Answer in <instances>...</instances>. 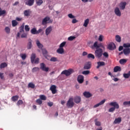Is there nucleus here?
Here are the masks:
<instances>
[{"label": "nucleus", "instance_id": "72a5a7b5", "mask_svg": "<svg viewBox=\"0 0 130 130\" xmlns=\"http://www.w3.org/2000/svg\"><path fill=\"white\" fill-rule=\"evenodd\" d=\"M12 27H16L18 25V22L17 20H13L12 21Z\"/></svg>", "mask_w": 130, "mask_h": 130}, {"label": "nucleus", "instance_id": "7c9ffc66", "mask_svg": "<svg viewBox=\"0 0 130 130\" xmlns=\"http://www.w3.org/2000/svg\"><path fill=\"white\" fill-rule=\"evenodd\" d=\"M28 88H31V89H34L35 88V84L32 82H30L28 84Z\"/></svg>", "mask_w": 130, "mask_h": 130}, {"label": "nucleus", "instance_id": "58836bf2", "mask_svg": "<svg viewBox=\"0 0 130 130\" xmlns=\"http://www.w3.org/2000/svg\"><path fill=\"white\" fill-rule=\"evenodd\" d=\"M20 57H21L23 60H25V59H26V58L27 57V55H26V54H20Z\"/></svg>", "mask_w": 130, "mask_h": 130}, {"label": "nucleus", "instance_id": "2f4dec72", "mask_svg": "<svg viewBox=\"0 0 130 130\" xmlns=\"http://www.w3.org/2000/svg\"><path fill=\"white\" fill-rule=\"evenodd\" d=\"M127 61V60L126 59H121L119 60V62L120 64H124V63H126V62Z\"/></svg>", "mask_w": 130, "mask_h": 130}, {"label": "nucleus", "instance_id": "c9c22d12", "mask_svg": "<svg viewBox=\"0 0 130 130\" xmlns=\"http://www.w3.org/2000/svg\"><path fill=\"white\" fill-rule=\"evenodd\" d=\"M94 122L96 126H100V125H101V122H100V121H99L98 119H95L94 120Z\"/></svg>", "mask_w": 130, "mask_h": 130}, {"label": "nucleus", "instance_id": "603ef678", "mask_svg": "<svg viewBox=\"0 0 130 130\" xmlns=\"http://www.w3.org/2000/svg\"><path fill=\"white\" fill-rule=\"evenodd\" d=\"M104 38V36L103 35H100L99 38V41L102 42V41H103V39Z\"/></svg>", "mask_w": 130, "mask_h": 130}, {"label": "nucleus", "instance_id": "e433bc0d", "mask_svg": "<svg viewBox=\"0 0 130 130\" xmlns=\"http://www.w3.org/2000/svg\"><path fill=\"white\" fill-rule=\"evenodd\" d=\"M89 20L88 18L86 19L84 21V24H83V26H84V27H87V26H88V24H89Z\"/></svg>", "mask_w": 130, "mask_h": 130}, {"label": "nucleus", "instance_id": "338daca9", "mask_svg": "<svg viewBox=\"0 0 130 130\" xmlns=\"http://www.w3.org/2000/svg\"><path fill=\"white\" fill-rule=\"evenodd\" d=\"M0 78L3 80L4 79V73H0Z\"/></svg>", "mask_w": 130, "mask_h": 130}, {"label": "nucleus", "instance_id": "9b49d317", "mask_svg": "<svg viewBox=\"0 0 130 130\" xmlns=\"http://www.w3.org/2000/svg\"><path fill=\"white\" fill-rule=\"evenodd\" d=\"M50 90H51L52 94H56V92L57 91L56 90V86L55 85H51Z\"/></svg>", "mask_w": 130, "mask_h": 130}, {"label": "nucleus", "instance_id": "2eb2a0df", "mask_svg": "<svg viewBox=\"0 0 130 130\" xmlns=\"http://www.w3.org/2000/svg\"><path fill=\"white\" fill-rule=\"evenodd\" d=\"M28 41V42L27 43V49H31L32 48V46H33L32 45V40H31V39H29Z\"/></svg>", "mask_w": 130, "mask_h": 130}, {"label": "nucleus", "instance_id": "ea45409f", "mask_svg": "<svg viewBox=\"0 0 130 130\" xmlns=\"http://www.w3.org/2000/svg\"><path fill=\"white\" fill-rule=\"evenodd\" d=\"M39 68L38 67H35L32 69V73H35L36 72H39Z\"/></svg>", "mask_w": 130, "mask_h": 130}, {"label": "nucleus", "instance_id": "69168bd1", "mask_svg": "<svg viewBox=\"0 0 130 130\" xmlns=\"http://www.w3.org/2000/svg\"><path fill=\"white\" fill-rule=\"evenodd\" d=\"M48 106H50V107H51V106H52V105H53V103L49 102V103H48Z\"/></svg>", "mask_w": 130, "mask_h": 130}, {"label": "nucleus", "instance_id": "f704fd0d", "mask_svg": "<svg viewBox=\"0 0 130 130\" xmlns=\"http://www.w3.org/2000/svg\"><path fill=\"white\" fill-rule=\"evenodd\" d=\"M116 41L117 42H121V37L119 35H116L115 37Z\"/></svg>", "mask_w": 130, "mask_h": 130}, {"label": "nucleus", "instance_id": "f8f14e48", "mask_svg": "<svg viewBox=\"0 0 130 130\" xmlns=\"http://www.w3.org/2000/svg\"><path fill=\"white\" fill-rule=\"evenodd\" d=\"M91 62H87L85 63L83 69L84 70H89V69H91Z\"/></svg>", "mask_w": 130, "mask_h": 130}, {"label": "nucleus", "instance_id": "680f3d73", "mask_svg": "<svg viewBox=\"0 0 130 130\" xmlns=\"http://www.w3.org/2000/svg\"><path fill=\"white\" fill-rule=\"evenodd\" d=\"M35 63H39V58H37L36 59H35L34 62Z\"/></svg>", "mask_w": 130, "mask_h": 130}, {"label": "nucleus", "instance_id": "393cba45", "mask_svg": "<svg viewBox=\"0 0 130 130\" xmlns=\"http://www.w3.org/2000/svg\"><path fill=\"white\" fill-rule=\"evenodd\" d=\"M19 100V95H15L13 96L11 98L12 101H13V102H16V101H18Z\"/></svg>", "mask_w": 130, "mask_h": 130}, {"label": "nucleus", "instance_id": "20e7f679", "mask_svg": "<svg viewBox=\"0 0 130 130\" xmlns=\"http://www.w3.org/2000/svg\"><path fill=\"white\" fill-rule=\"evenodd\" d=\"M74 73V70L72 69H68V70H65L63 71L61 73V75H65L66 77H69V76H71V74H73Z\"/></svg>", "mask_w": 130, "mask_h": 130}, {"label": "nucleus", "instance_id": "6ab92c4d", "mask_svg": "<svg viewBox=\"0 0 130 130\" xmlns=\"http://www.w3.org/2000/svg\"><path fill=\"white\" fill-rule=\"evenodd\" d=\"M125 6H126V2H121L119 6L120 9L124 10Z\"/></svg>", "mask_w": 130, "mask_h": 130}, {"label": "nucleus", "instance_id": "6e6d98bb", "mask_svg": "<svg viewBox=\"0 0 130 130\" xmlns=\"http://www.w3.org/2000/svg\"><path fill=\"white\" fill-rule=\"evenodd\" d=\"M50 61H57V58L54 57H51Z\"/></svg>", "mask_w": 130, "mask_h": 130}, {"label": "nucleus", "instance_id": "0e129e2a", "mask_svg": "<svg viewBox=\"0 0 130 130\" xmlns=\"http://www.w3.org/2000/svg\"><path fill=\"white\" fill-rule=\"evenodd\" d=\"M43 31V30L42 29L40 28L38 30H37V34H39V33H41Z\"/></svg>", "mask_w": 130, "mask_h": 130}, {"label": "nucleus", "instance_id": "8fccbe9b", "mask_svg": "<svg viewBox=\"0 0 130 130\" xmlns=\"http://www.w3.org/2000/svg\"><path fill=\"white\" fill-rule=\"evenodd\" d=\"M36 102L39 104V105H41V104H42V101L40 99L37 100Z\"/></svg>", "mask_w": 130, "mask_h": 130}, {"label": "nucleus", "instance_id": "774afa93", "mask_svg": "<svg viewBox=\"0 0 130 130\" xmlns=\"http://www.w3.org/2000/svg\"><path fill=\"white\" fill-rule=\"evenodd\" d=\"M122 49H123V47H122V46H120L119 47L118 50H119V51H121V50H122Z\"/></svg>", "mask_w": 130, "mask_h": 130}, {"label": "nucleus", "instance_id": "79ce46f5", "mask_svg": "<svg viewBox=\"0 0 130 130\" xmlns=\"http://www.w3.org/2000/svg\"><path fill=\"white\" fill-rule=\"evenodd\" d=\"M123 47L125 48H129L130 43H125L123 45Z\"/></svg>", "mask_w": 130, "mask_h": 130}, {"label": "nucleus", "instance_id": "052dcab7", "mask_svg": "<svg viewBox=\"0 0 130 130\" xmlns=\"http://www.w3.org/2000/svg\"><path fill=\"white\" fill-rule=\"evenodd\" d=\"M21 38H27V34L23 33L21 36Z\"/></svg>", "mask_w": 130, "mask_h": 130}, {"label": "nucleus", "instance_id": "0eeeda50", "mask_svg": "<svg viewBox=\"0 0 130 130\" xmlns=\"http://www.w3.org/2000/svg\"><path fill=\"white\" fill-rule=\"evenodd\" d=\"M40 69L43 72H46L47 73L49 71V68L46 67V65L44 63H40Z\"/></svg>", "mask_w": 130, "mask_h": 130}, {"label": "nucleus", "instance_id": "09e8293b", "mask_svg": "<svg viewBox=\"0 0 130 130\" xmlns=\"http://www.w3.org/2000/svg\"><path fill=\"white\" fill-rule=\"evenodd\" d=\"M76 37L74 36H70L68 38V40L69 41H73L74 39H75Z\"/></svg>", "mask_w": 130, "mask_h": 130}, {"label": "nucleus", "instance_id": "a878e982", "mask_svg": "<svg viewBox=\"0 0 130 130\" xmlns=\"http://www.w3.org/2000/svg\"><path fill=\"white\" fill-rule=\"evenodd\" d=\"M121 122V118L120 117L116 118L114 121V123L115 124H116L117 123H120Z\"/></svg>", "mask_w": 130, "mask_h": 130}, {"label": "nucleus", "instance_id": "a19ab883", "mask_svg": "<svg viewBox=\"0 0 130 130\" xmlns=\"http://www.w3.org/2000/svg\"><path fill=\"white\" fill-rule=\"evenodd\" d=\"M40 98L41 100H44V101L46 100V96L43 94L40 95Z\"/></svg>", "mask_w": 130, "mask_h": 130}, {"label": "nucleus", "instance_id": "c85d7f7f", "mask_svg": "<svg viewBox=\"0 0 130 130\" xmlns=\"http://www.w3.org/2000/svg\"><path fill=\"white\" fill-rule=\"evenodd\" d=\"M5 31L7 34H10L11 33V28L9 26H7L5 28Z\"/></svg>", "mask_w": 130, "mask_h": 130}, {"label": "nucleus", "instance_id": "864d4df0", "mask_svg": "<svg viewBox=\"0 0 130 130\" xmlns=\"http://www.w3.org/2000/svg\"><path fill=\"white\" fill-rule=\"evenodd\" d=\"M23 103V101L19 100L17 103V105H18V106H19V105H22Z\"/></svg>", "mask_w": 130, "mask_h": 130}, {"label": "nucleus", "instance_id": "4468645a", "mask_svg": "<svg viewBox=\"0 0 130 130\" xmlns=\"http://www.w3.org/2000/svg\"><path fill=\"white\" fill-rule=\"evenodd\" d=\"M52 31V26H49L46 29L45 33L46 35L48 36L50 34L51 32Z\"/></svg>", "mask_w": 130, "mask_h": 130}, {"label": "nucleus", "instance_id": "f257e3e1", "mask_svg": "<svg viewBox=\"0 0 130 130\" xmlns=\"http://www.w3.org/2000/svg\"><path fill=\"white\" fill-rule=\"evenodd\" d=\"M109 105H110V106H113L114 107L110 108L109 110V112H113L114 110H115V109H118V108H119V105H118L116 102H111L109 104Z\"/></svg>", "mask_w": 130, "mask_h": 130}, {"label": "nucleus", "instance_id": "dca6fc26", "mask_svg": "<svg viewBox=\"0 0 130 130\" xmlns=\"http://www.w3.org/2000/svg\"><path fill=\"white\" fill-rule=\"evenodd\" d=\"M106 101V100H105V99L103 100L99 103H98L94 106V108L99 107V106H100L101 105H103V104L104 103H105Z\"/></svg>", "mask_w": 130, "mask_h": 130}, {"label": "nucleus", "instance_id": "5701e85b", "mask_svg": "<svg viewBox=\"0 0 130 130\" xmlns=\"http://www.w3.org/2000/svg\"><path fill=\"white\" fill-rule=\"evenodd\" d=\"M121 68L119 66H116L114 68V73H117V72H121Z\"/></svg>", "mask_w": 130, "mask_h": 130}, {"label": "nucleus", "instance_id": "49530a36", "mask_svg": "<svg viewBox=\"0 0 130 130\" xmlns=\"http://www.w3.org/2000/svg\"><path fill=\"white\" fill-rule=\"evenodd\" d=\"M5 14H6V11L2 10V8H0V17L3 16V15H5Z\"/></svg>", "mask_w": 130, "mask_h": 130}, {"label": "nucleus", "instance_id": "423d86ee", "mask_svg": "<svg viewBox=\"0 0 130 130\" xmlns=\"http://www.w3.org/2000/svg\"><path fill=\"white\" fill-rule=\"evenodd\" d=\"M74 99L73 98H71L69 99L67 104V106L68 107V108H72V107H74Z\"/></svg>", "mask_w": 130, "mask_h": 130}, {"label": "nucleus", "instance_id": "4be33fe9", "mask_svg": "<svg viewBox=\"0 0 130 130\" xmlns=\"http://www.w3.org/2000/svg\"><path fill=\"white\" fill-rule=\"evenodd\" d=\"M23 14L25 17H29V16H30V14H31V12H30V9L25 10Z\"/></svg>", "mask_w": 130, "mask_h": 130}, {"label": "nucleus", "instance_id": "a211bd4d", "mask_svg": "<svg viewBox=\"0 0 130 130\" xmlns=\"http://www.w3.org/2000/svg\"><path fill=\"white\" fill-rule=\"evenodd\" d=\"M35 58H36V54L32 53L30 56V60L31 63H34V60H35Z\"/></svg>", "mask_w": 130, "mask_h": 130}, {"label": "nucleus", "instance_id": "b1692460", "mask_svg": "<svg viewBox=\"0 0 130 130\" xmlns=\"http://www.w3.org/2000/svg\"><path fill=\"white\" fill-rule=\"evenodd\" d=\"M57 53H59V54H62L63 52H64V50L63 49V48H60L57 49Z\"/></svg>", "mask_w": 130, "mask_h": 130}, {"label": "nucleus", "instance_id": "7ed1b4c3", "mask_svg": "<svg viewBox=\"0 0 130 130\" xmlns=\"http://www.w3.org/2000/svg\"><path fill=\"white\" fill-rule=\"evenodd\" d=\"M36 44L40 49H42V52L43 55H46V54H47V51L45 49H42L43 45L40 43L39 40H38L36 41Z\"/></svg>", "mask_w": 130, "mask_h": 130}, {"label": "nucleus", "instance_id": "a18cd8bd", "mask_svg": "<svg viewBox=\"0 0 130 130\" xmlns=\"http://www.w3.org/2000/svg\"><path fill=\"white\" fill-rule=\"evenodd\" d=\"M98 64L101 67H103V66H105V62L104 61H99L98 62Z\"/></svg>", "mask_w": 130, "mask_h": 130}, {"label": "nucleus", "instance_id": "1a4fd4ad", "mask_svg": "<svg viewBox=\"0 0 130 130\" xmlns=\"http://www.w3.org/2000/svg\"><path fill=\"white\" fill-rule=\"evenodd\" d=\"M77 81L79 84H83L84 83V76L83 75H79L77 78Z\"/></svg>", "mask_w": 130, "mask_h": 130}, {"label": "nucleus", "instance_id": "4d7b16f0", "mask_svg": "<svg viewBox=\"0 0 130 130\" xmlns=\"http://www.w3.org/2000/svg\"><path fill=\"white\" fill-rule=\"evenodd\" d=\"M24 29L25 31H30V27H29V25H25Z\"/></svg>", "mask_w": 130, "mask_h": 130}, {"label": "nucleus", "instance_id": "c756f323", "mask_svg": "<svg viewBox=\"0 0 130 130\" xmlns=\"http://www.w3.org/2000/svg\"><path fill=\"white\" fill-rule=\"evenodd\" d=\"M37 6H41L43 4V0H36Z\"/></svg>", "mask_w": 130, "mask_h": 130}, {"label": "nucleus", "instance_id": "9d476101", "mask_svg": "<svg viewBox=\"0 0 130 130\" xmlns=\"http://www.w3.org/2000/svg\"><path fill=\"white\" fill-rule=\"evenodd\" d=\"M35 0H26L25 1V5L26 6H28L29 7H31L34 5V2Z\"/></svg>", "mask_w": 130, "mask_h": 130}, {"label": "nucleus", "instance_id": "39448f33", "mask_svg": "<svg viewBox=\"0 0 130 130\" xmlns=\"http://www.w3.org/2000/svg\"><path fill=\"white\" fill-rule=\"evenodd\" d=\"M48 23H52V21L50 20V18L48 17H46L45 18H44L42 22V25L43 26H45V25H47L48 24Z\"/></svg>", "mask_w": 130, "mask_h": 130}, {"label": "nucleus", "instance_id": "ddd939ff", "mask_svg": "<svg viewBox=\"0 0 130 130\" xmlns=\"http://www.w3.org/2000/svg\"><path fill=\"white\" fill-rule=\"evenodd\" d=\"M114 13L118 17H120V16H121V12H120V10H119V8H118V7H116L115 9Z\"/></svg>", "mask_w": 130, "mask_h": 130}, {"label": "nucleus", "instance_id": "13d9d810", "mask_svg": "<svg viewBox=\"0 0 130 130\" xmlns=\"http://www.w3.org/2000/svg\"><path fill=\"white\" fill-rule=\"evenodd\" d=\"M68 17H69V18H70V19H75V16L73 15L72 14H68Z\"/></svg>", "mask_w": 130, "mask_h": 130}, {"label": "nucleus", "instance_id": "473e14b6", "mask_svg": "<svg viewBox=\"0 0 130 130\" xmlns=\"http://www.w3.org/2000/svg\"><path fill=\"white\" fill-rule=\"evenodd\" d=\"M30 32L31 33V34H37V29H36V28L34 27L32 28L31 30H30Z\"/></svg>", "mask_w": 130, "mask_h": 130}, {"label": "nucleus", "instance_id": "e2e57ef3", "mask_svg": "<svg viewBox=\"0 0 130 130\" xmlns=\"http://www.w3.org/2000/svg\"><path fill=\"white\" fill-rule=\"evenodd\" d=\"M77 22H78V20H77V19L76 18H74L72 20V23L73 24H76V23H77Z\"/></svg>", "mask_w": 130, "mask_h": 130}, {"label": "nucleus", "instance_id": "4c0bfd02", "mask_svg": "<svg viewBox=\"0 0 130 130\" xmlns=\"http://www.w3.org/2000/svg\"><path fill=\"white\" fill-rule=\"evenodd\" d=\"M88 58H92V59H95V56L92 53H89L87 55Z\"/></svg>", "mask_w": 130, "mask_h": 130}, {"label": "nucleus", "instance_id": "aec40b11", "mask_svg": "<svg viewBox=\"0 0 130 130\" xmlns=\"http://www.w3.org/2000/svg\"><path fill=\"white\" fill-rule=\"evenodd\" d=\"M123 52L125 55H127L130 53V48H125L123 49Z\"/></svg>", "mask_w": 130, "mask_h": 130}, {"label": "nucleus", "instance_id": "37998d69", "mask_svg": "<svg viewBox=\"0 0 130 130\" xmlns=\"http://www.w3.org/2000/svg\"><path fill=\"white\" fill-rule=\"evenodd\" d=\"M93 47H94L95 48H96V49H98V48H100L99 46L98 45V42H95L94 44H93Z\"/></svg>", "mask_w": 130, "mask_h": 130}, {"label": "nucleus", "instance_id": "cd10ccee", "mask_svg": "<svg viewBox=\"0 0 130 130\" xmlns=\"http://www.w3.org/2000/svg\"><path fill=\"white\" fill-rule=\"evenodd\" d=\"M8 67V64L6 62L2 63L0 64V69H5V68H7Z\"/></svg>", "mask_w": 130, "mask_h": 130}, {"label": "nucleus", "instance_id": "bf43d9fd", "mask_svg": "<svg viewBox=\"0 0 130 130\" xmlns=\"http://www.w3.org/2000/svg\"><path fill=\"white\" fill-rule=\"evenodd\" d=\"M103 55H104V57H108L109 56V55L108 54V53L105 52L104 53H103Z\"/></svg>", "mask_w": 130, "mask_h": 130}, {"label": "nucleus", "instance_id": "412c9836", "mask_svg": "<svg viewBox=\"0 0 130 130\" xmlns=\"http://www.w3.org/2000/svg\"><path fill=\"white\" fill-rule=\"evenodd\" d=\"M74 102L77 104H79L80 102H81V97L80 96H76L74 98Z\"/></svg>", "mask_w": 130, "mask_h": 130}, {"label": "nucleus", "instance_id": "f03ea898", "mask_svg": "<svg viewBox=\"0 0 130 130\" xmlns=\"http://www.w3.org/2000/svg\"><path fill=\"white\" fill-rule=\"evenodd\" d=\"M94 55L96 58H101L103 55V50L102 48L96 49L94 52Z\"/></svg>", "mask_w": 130, "mask_h": 130}, {"label": "nucleus", "instance_id": "bb28decb", "mask_svg": "<svg viewBox=\"0 0 130 130\" xmlns=\"http://www.w3.org/2000/svg\"><path fill=\"white\" fill-rule=\"evenodd\" d=\"M24 27H25V23H23L22 24V25L20 27V30H19L20 33H24Z\"/></svg>", "mask_w": 130, "mask_h": 130}, {"label": "nucleus", "instance_id": "5fc2aeb1", "mask_svg": "<svg viewBox=\"0 0 130 130\" xmlns=\"http://www.w3.org/2000/svg\"><path fill=\"white\" fill-rule=\"evenodd\" d=\"M83 75H89L90 74V71L86 70L82 72Z\"/></svg>", "mask_w": 130, "mask_h": 130}, {"label": "nucleus", "instance_id": "de8ad7c7", "mask_svg": "<svg viewBox=\"0 0 130 130\" xmlns=\"http://www.w3.org/2000/svg\"><path fill=\"white\" fill-rule=\"evenodd\" d=\"M66 44H67V42H63L62 43H61L60 44L59 47L60 48H63V47L66 45Z\"/></svg>", "mask_w": 130, "mask_h": 130}, {"label": "nucleus", "instance_id": "6e6552de", "mask_svg": "<svg viewBox=\"0 0 130 130\" xmlns=\"http://www.w3.org/2000/svg\"><path fill=\"white\" fill-rule=\"evenodd\" d=\"M116 49V46L114 43H111L108 45V49L109 50H114Z\"/></svg>", "mask_w": 130, "mask_h": 130}, {"label": "nucleus", "instance_id": "3c124183", "mask_svg": "<svg viewBox=\"0 0 130 130\" xmlns=\"http://www.w3.org/2000/svg\"><path fill=\"white\" fill-rule=\"evenodd\" d=\"M123 77H124V78H125V79H128V78H129V77H130L129 74V73H128V74L124 73L123 74Z\"/></svg>", "mask_w": 130, "mask_h": 130}, {"label": "nucleus", "instance_id": "c03bdc74", "mask_svg": "<svg viewBox=\"0 0 130 130\" xmlns=\"http://www.w3.org/2000/svg\"><path fill=\"white\" fill-rule=\"evenodd\" d=\"M123 104L124 106H126L127 105H128V106H130V101L124 102Z\"/></svg>", "mask_w": 130, "mask_h": 130}, {"label": "nucleus", "instance_id": "f3484780", "mask_svg": "<svg viewBox=\"0 0 130 130\" xmlns=\"http://www.w3.org/2000/svg\"><path fill=\"white\" fill-rule=\"evenodd\" d=\"M83 95L85 98H90V97H92V94L89 91H85L83 92Z\"/></svg>", "mask_w": 130, "mask_h": 130}]
</instances>
